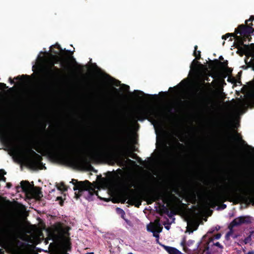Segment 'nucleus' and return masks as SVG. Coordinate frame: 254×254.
<instances>
[{"label": "nucleus", "mask_w": 254, "mask_h": 254, "mask_svg": "<svg viewBox=\"0 0 254 254\" xmlns=\"http://www.w3.org/2000/svg\"><path fill=\"white\" fill-rule=\"evenodd\" d=\"M90 144L89 142L84 144V145L68 143L60 147V150L48 143H44L43 147L48 156L53 159L67 162L73 165H80L88 163V160L85 157L75 155L84 151L86 149L85 147Z\"/></svg>", "instance_id": "1"}, {"label": "nucleus", "mask_w": 254, "mask_h": 254, "mask_svg": "<svg viewBox=\"0 0 254 254\" xmlns=\"http://www.w3.org/2000/svg\"><path fill=\"white\" fill-rule=\"evenodd\" d=\"M134 118L135 121L142 122L147 120L155 126L162 123L164 116L160 111L154 108L143 106L136 110Z\"/></svg>", "instance_id": "2"}, {"label": "nucleus", "mask_w": 254, "mask_h": 254, "mask_svg": "<svg viewBox=\"0 0 254 254\" xmlns=\"http://www.w3.org/2000/svg\"><path fill=\"white\" fill-rule=\"evenodd\" d=\"M70 183L74 185L73 190L75 191L74 194L76 198L83 196L86 199L92 200L96 192L89 181H78L72 179Z\"/></svg>", "instance_id": "3"}, {"label": "nucleus", "mask_w": 254, "mask_h": 254, "mask_svg": "<svg viewBox=\"0 0 254 254\" xmlns=\"http://www.w3.org/2000/svg\"><path fill=\"white\" fill-rule=\"evenodd\" d=\"M252 22L250 24H241L237 28L236 33L240 35L236 36V48L239 50H244V48H248V45L244 44V42L247 40L250 41L252 39V34L254 32V28L253 27Z\"/></svg>", "instance_id": "4"}, {"label": "nucleus", "mask_w": 254, "mask_h": 254, "mask_svg": "<svg viewBox=\"0 0 254 254\" xmlns=\"http://www.w3.org/2000/svg\"><path fill=\"white\" fill-rule=\"evenodd\" d=\"M238 190H240V189L238 190L234 188L228 189L223 187V189H221L219 191L212 193L209 196V200L211 202L214 203L223 202L226 201L227 198L229 197L237 196L238 198H241L244 201L241 195L247 194L251 195L252 193L247 192L242 194L239 193L238 192Z\"/></svg>", "instance_id": "5"}, {"label": "nucleus", "mask_w": 254, "mask_h": 254, "mask_svg": "<svg viewBox=\"0 0 254 254\" xmlns=\"http://www.w3.org/2000/svg\"><path fill=\"white\" fill-rule=\"evenodd\" d=\"M143 196L148 204H151L155 201L162 200L163 204L160 205L161 210L164 213H169V208L164 205L168 201L167 195L164 192L159 190H149L143 194Z\"/></svg>", "instance_id": "6"}, {"label": "nucleus", "mask_w": 254, "mask_h": 254, "mask_svg": "<svg viewBox=\"0 0 254 254\" xmlns=\"http://www.w3.org/2000/svg\"><path fill=\"white\" fill-rule=\"evenodd\" d=\"M18 226L14 221L5 220L0 222V236L6 240L17 238Z\"/></svg>", "instance_id": "7"}, {"label": "nucleus", "mask_w": 254, "mask_h": 254, "mask_svg": "<svg viewBox=\"0 0 254 254\" xmlns=\"http://www.w3.org/2000/svg\"><path fill=\"white\" fill-rule=\"evenodd\" d=\"M52 52L54 54H51V58L55 60L54 62L53 61H50V65L46 68L47 77L48 79L51 81H55L58 80L61 74V70L58 67L55 66L56 64H58L59 62L63 61V58L60 55L59 52L52 50Z\"/></svg>", "instance_id": "8"}, {"label": "nucleus", "mask_w": 254, "mask_h": 254, "mask_svg": "<svg viewBox=\"0 0 254 254\" xmlns=\"http://www.w3.org/2000/svg\"><path fill=\"white\" fill-rule=\"evenodd\" d=\"M132 187H134L132 183L127 184L125 186L124 196L125 199L123 202L124 203L127 199V203L139 208L141 205L142 196L134 190L131 189Z\"/></svg>", "instance_id": "9"}, {"label": "nucleus", "mask_w": 254, "mask_h": 254, "mask_svg": "<svg viewBox=\"0 0 254 254\" xmlns=\"http://www.w3.org/2000/svg\"><path fill=\"white\" fill-rule=\"evenodd\" d=\"M26 152L29 154L26 160L27 166L32 170L46 169V167L42 162V157L36 153L30 148H27Z\"/></svg>", "instance_id": "10"}, {"label": "nucleus", "mask_w": 254, "mask_h": 254, "mask_svg": "<svg viewBox=\"0 0 254 254\" xmlns=\"http://www.w3.org/2000/svg\"><path fill=\"white\" fill-rule=\"evenodd\" d=\"M199 97H200V104L199 105V109L202 113H208L210 109L209 107L210 100L208 98L205 97L202 92H200L198 94Z\"/></svg>", "instance_id": "11"}, {"label": "nucleus", "mask_w": 254, "mask_h": 254, "mask_svg": "<svg viewBox=\"0 0 254 254\" xmlns=\"http://www.w3.org/2000/svg\"><path fill=\"white\" fill-rule=\"evenodd\" d=\"M252 222V218L250 216H241L235 218L231 222V227L239 226L242 224H249Z\"/></svg>", "instance_id": "12"}, {"label": "nucleus", "mask_w": 254, "mask_h": 254, "mask_svg": "<svg viewBox=\"0 0 254 254\" xmlns=\"http://www.w3.org/2000/svg\"><path fill=\"white\" fill-rule=\"evenodd\" d=\"M221 236V233H217V234L214 235L212 237L209 238L208 241L203 244L202 246L201 245V242L198 243L196 247L197 249H198L199 251L203 250L204 252L208 251L209 249V244L211 242H213L214 240L219 239Z\"/></svg>", "instance_id": "13"}, {"label": "nucleus", "mask_w": 254, "mask_h": 254, "mask_svg": "<svg viewBox=\"0 0 254 254\" xmlns=\"http://www.w3.org/2000/svg\"><path fill=\"white\" fill-rule=\"evenodd\" d=\"M116 150L123 155H125L129 151L128 144L125 138H122L121 143L117 146Z\"/></svg>", "instance_id": "14"}, {"label": "nucleus", "mask_w": 254, "mask_h": 254, "mask_svg": "<svg viewBox=\"0 0 254 254\" xmlns=\"http://www.w3.org/2000/svg\"><path fill=\"white\" fill-rule=\"evenodd\" d=\"M210 62L211 64L209 65V68L211 69H216L219 65H221L225 69L229 67L228 66V62L227 61L221 62L219 61L217 59H215L213 61H211Z\"/></svg>", "instance_id": "15"}, {"label": "nucleus", "mask_w": 254, "mask_h": 254, "mask_svg": "<svg viewBox=\"0 0 254 254\" xmlns=\"http://www.w3.org/2000/svg\"><path fill=\"white\" fill-rule=\"evenodd\" d=\"M21 186H17L16 187V189L18 191L19 189H21L23 190V191L27 192L29 191L30 189V185L28 181H22L20 182Z\"/></svg>", "instance_id": "16"}, {"label": "nucleus", "mask_w": 254, "mask_h": 254, "mask_svg": "<svg viewBox=\"0 0 254 254\" xmlns=\"http://www.w3.org/2000/svg\"><path fill=\"white\" fill-rule=\"evenodd\" d=\"M241 196L245 203L249 202L254 204V193H251V195H241Z\"/></svg>", "instance_id": "17"}, {"label": "nucleus", "mask_w": 254, "mask_h": 254, "mask_svg": "<svg viewBox=\"0 0 254 254\" xmlns=\"http://www.w3.org/2000/svg\"><path fill=\"white\" fill-rule=\"evenodd\" d=\"M105 154V151L103 150H96L92 155V157L94 159H98L102 158Z\"/></svg>", "instance_id": "18"}, {"label": "nucleus", "mask_w": 254, "mask_h": 254, "mask_svg": "<svg viewBox=\"0 0 254 254\" xmlns=\"http://www.w3.org/2000/svg\"><path fill=\"white\" fill-rule=\"evenodd\" d=\"M162 229V227H158L157 230H155V227L154 226H151V228H149L148 227L147 230L153 233V235L154 237L158 238L159 236L158 233L161 232Z\"/></svg>", "instance_id": "19"}, {"label": "nucleus", "mask_w": 254, "mask_h": 254, "mask_svg": "<svg viewBox=\"0 0 254 254\" xmlns=\"http://www.w3.org/2000/svg\"><path fill=\"white\" fill-rule=\"evenodd\" d=\"M164 249L169 254H183L177 249L173 247L164 246Z\"/></svg>", "instance_id": "20"}, {"label": "nucleus", "mask_w": 254, "mask_h": 254, "mask_svg": "<svg viewBox=\"0 0 254 254\" xmlns=\"http://www.w3.org/2000/svg\"><path fill=\"white\" fill-rule=\"evenodd\" d=\"M70 58H71V60L74 62L75 64L76 65L75 67L76 71L78 72H82L83 71L82 66L78 64H77V63L76 62L75 59L72 56H71Z\"/></svg>", "instance_id": "21"}, {"label": "nucleus", "mask_w": 254, "mask_h": 254, "mask_svg": "<svg viewBox=\"0 0 254 254\" xmlns=\"http://www.w3.org/2000/svg\"><path fill=\"white\" fill-rule=\"evenodd\" d=\"M236 31H237V28L235 29V32L234 33H227V37H233L235 39V42H234V46L236 48V46L237 45V43H236V36H238L237 35L239 34V33H236Z\"/></svg>", "instance_id": "22"}, {"label": "nucleus", "mask_w": 254, "mask_h": 254, "mask_svg": "<svg viewBox=\"0 0 254 254\" xmlns=\"http://www.w3.org/2000/svg\"><path fill=\"white\" fill-rule=\"evenodd\" d=\"M197 48H198V47L197 45H195L194 46V51L193 55V56H194L195 57L196 59L198 60L200 59L201 52L200 51H197Z\"/></svg>", "instance_id": "23"}, {"label": "nucleus", "mask_w": 254, "mask_h": 254, "mask_svg": "<svg viewBox=\"0 0 254 254\" xmlns=\"http://www.w3.org/2000/svg\"><path fill=\"white\" fill-rule=\"evenodd\" d=\"M254 233V231L250 232V235L243 240V242L245 244H247L252 241V236Z\"/></svg>", "instance_id": "24"}, {"label": "nucleus", "mask_w": 254, "mask_h": 254, "mask_svg": "<svg viewBox=\"0 0 254 254\" xmlns=\"http://www.w3.org/2000/svg\"><path fill=\"white\" fill-rule=\"evenodd\" d=\"M30 76L28 75H19L15 77H14V79L17 80H23L25 79H29Z\"/></svg>", "instance_id": "25"}, {"label": "nucleus", "mask_w": 254, "mask_h": 254, "mask_svg": "<svg viewBox=\"0 0 254 254\" xmlns=\"http://www.w3.org/2000/svg\"><path fill=\"white\" fill-rule=\"evenodd\" d=\"M67 187L64 184V182H61L60 184V187H58V189L64 191L67 190Z\"/></svg>", "instance_id": "26"}, {"label": "nucleus", "mask_w": 254, "mask_h": 254, "mask_svg": "<svg viewBox=\"0 0 254 254\" xmlns=\"http://www.w3.org/2000/svg\"><path fill=\"white\" fill-rule=\"evenodd\" d=\"M135 92H138L139 94V95H145L146 96H149V97H155V98H157V97H158L157 95L156 94H154V95L145 94H144V93L143 91H141L135 90Z\"/></svg>", "instance_id": "27"}, {"label": "nucleus", "mask_w": 254, "mask_h": 254, "mask_svg": "<svg viewBox=\"0 0 254 254\" xmlns=\"http://www.w3.org/2000/svg\"><path fill=\"white\" fill-rule=\"evenodd\" d=\"M220 229V227L218 225L216 226L215 227H212L208 232V233L212 234L215 231H217L219 230Z\"/></svg>", "instance_id": "28"}, {"label": "nucleus", "mask_w": 254, "mask_h": 254, "mask_svg": "<svg viewBox=\"0 0 254 254\" xmlns=\"http://www.w3.org/2000/svg\"><path fill=\"white\" fill-rule=\"evenodd\" d=\"M1 171L2 172V176H1V177H0V180L1 181H3V182H6V178H5V177H4L3 176V175H5L6 173V172H5L4 170H1Z\"/></svg>", "instance_id": "29"}, {"label": "nucleus", "mask_w": 254, "mask_h": 254, "mask_svg": "<svg viewBox=\"0 0 254 254\" xmlns=\"http://www.w3.org/2000/svg\"><path fill=\"white\" fill-rule=\"evenodd\" d=\"M233 228L234 227H231V223H230L229 225L228 226V228L229 229V231L227 232L228 233V235H232L233 233Z\"/></svg>", "instance_id": "30"}, {"label": "nucleus", "mask_w": 254, "mask_h": 254, "mask_svg": "<svg viewBox=\"0 0 254 254\" xmlns=\"http://www.w3.org/2000/svg\"><path fill=\"white\" fill-rule=\"evenodd\" d=\"M227 81L229 82L233 83L236 82V79L234 77H229L228 78Z\"/></svg>", "instance_id": "31"}, {"label": "nucleus", "mask_w": 254, "mask_h": 254, "mask_svg": "<svg viewBox=\"0 0 254 254\" xmlns=\"http://www.w3.org/2000/svg\"><path fill=\"white\" fill-rule=\"evenodd\" d=\"M241 140H242V142L243 143H245L246 144V146H247V148H249L250 149L252 150V151H254V147L247 144V143H246V142L242 140L241 139Z\"/></svg>", "instance_id": "32"}, {"label": "nucleus", "mask_w": 254, "mask_h": 254, "mask_svg": "<svg viewBox=\"0 0 254 254\" xmlns=\"http://www.w3.org/2000/svg\"><path fill=\"white\" fill-rule=\"evenodd\" d=\"M254 15H251V16H250V18H249V19L246 20L245 21V23H246V24H249V21H251V22H252V21H254Z\"/></svg>", "instance_id": "33"}, {"label": "nucleus", "mask_w": 254, "mask_h": 254, "mask_svg": "<svg viewBox=\"0 0 254 254\" xmlns=\"http://www.w3.org/2000/svg\"><path fill=\"white\" fill-rule=\"evenodd\" d=\"M8 88V86L4 83H0V90Z\"/></svg>", "instance_id": "34"}, {"label": "nucleus", "mask_w": 254, "mask_h": 254, "mask_svg": "<svg viewBox=\"0 0 254 254\" xmlns=\"http://www.w3.org/2000/svg\"><path fill=\"white\" fill-rule=\"evenodd\" d=\"M213 246H217L218 247V248H219L220 249H223V246L221 245L219 242H216V243H213V244H212Z\"/></svg>", "instance_id": "35"}, {"label": "nucleus", "mask_w": 254, "mask_h": 254, "mask_svg": "<svg viewBox=\"0 0 254 254\" xmlns=\"http://www.w3.org/2000/svg\"><path fill=\"white\" fill-rule=\"evenodd\" d=\"M200 64L201 65V66L202 65V64H201L199 62H198L197 61H196L195 59L193 60V61H192V64H191V65L192 64H194V66L196 67V65L197 64Z\"/></svg>", "instance_id": "36"}, {"label": "nucleus", "mask_w": 254, "mask_h": 254, "mask_svg": "<svg viewBox=\"0 0 254 254\" xmlns=\"http://www.w3.org/2000/svg\"><path fill=\"white\" fill-rule=\"evenodd\" d=\"M170 218L172 217L174 215H175L176 213L173 211H171V212H170L169 211V213H166Z\"/></svg>", "instance_id": "37"}, {"label": "nucleus", "mask_w": 254, "mask_h": 254, "mask_svg": "<svg viewBox=\"0 0 254 254\" xmlns=\"http://www.w3.org/2000/svg\"><path fill=\"white\" fill-rule=\"evenodd\" d=\"M53 46L55 48H56L57 49H58L60 51V52H62L63 51V49H62L61 46L59 44L57 43L55 45H54Z\"/></svg>", "instance_id": "38"}, {"label": "nucleus", "mask_w": 254, "mask_h": 254, "mask_svg": "<svg viewBox=\"0 0 254 254\" xmlns=\"http://www.w3.org/2000/svg\"><path fill=\"white\" fill-rule=\"evenodd\" d=\"M3 121V115L1 110L0 109V127L1 126Z\"/></svg>", "instance_id": "39"}, {"label": "nucleus", "mask_w": 254, "mask_h": 254, "mask_svg": "<svg viewBox=\"0 0 254 254\" xmlns=\"http://www.w3.org/2000/svg\"><path fill=\"white\" fill-rule=\"evenodd\" d=\"M225 71L227 74H229L232 73L233 69L231 68L227 67V68L225 69Z\"/></svg>", "instance_id": "40"}, {"label": "nucleus", "mask_w": 254, "mask_h": 254, "mask_svg": "<svg viewBox=\"0 0 254 254\" xmlns=\"http://www.w3.org/2000/svg\"><path fill=\"white\" fill-rule=\"evenodd\" d=\"M174 198L177 199L178 201H179V203L181 204V205H182L183 206H185L186 205V204L185 203H183L182 201L179 199L178 198V197H177L176 196H174Z\"/></svg>", "instance_id": "41"}, {"label": "nucleus", "mask_w": 254, "mask_h": 254, "mask_svg": "<svg viewBox=\"0 0 254 254\" xmlns=\"http://www.w3.org/2000/svg\"><path fill=\"white\" fill-rule=\"evenodd\" d=\"M194 243V241L193 240H189L187 243V245L188 246H190L191 245H192Z\"/></svg>", "instance_id": "42"}, {"label": "nucleus", "mask_w": 254, "mask_h": 254, "mask_svg": "<svg viewBox=\"0 0 254 254\" xmlns=\"http://www.w3.org/2000/svg\"><path fill=\"white\" fill-rule=\"evenodd\" d=\"M181 245L182 246V247H184V246H185L187 245V242H186V241L185 240V239H184L181 242Z\"/></svg>", "instance_id": "43"}, {"label": "nucleus", "mask_w": 254, "mask_h": 254, "mask_svg": "<svg viewBox=\"0 0 254 254\" xmlns=\"http://www.w3.org/2000/svg\"><path fill=\"white\" fill-rule=\"evenodd\" d=\"M57 199L58 200H62V197H61V196L58 197ZM63 203H64V201L63 200H62V201L60 202V205L61 206H62L63 205Z\"/></svg>", "instance_id": "44"}, {"label": "nucleus", "mask_w": 254, "mask_h": 254, "mask_svg": "<svg viewBox=\"0 0 254 254\" xmlns=\"http://www.w3.org/2000/svg\"><path fill=\"white\" fill-rule=\"evenodd\" d=\"M177 146L180 148H183L184 147V145L182 143H180V142H177Z\"/></svg>", "instance_id": "45"}, {"label": "nucleus", "mask_w": 254, "mask_h": 254, "mask_svg": "<svg viewBox=\"0 0 254 254\" xmlns=\"http://www.w3.org/2000/svg\"><path fill=\"white\" fill-rule=\"evenodd\" d=\"M123 85L125 86L126 90H127V91H128L129 90V86L128 85H126V84H123Z\"/></svg>", "instance_id": "46"}, {"label": "nucleus", "mask_w": 254, "mask_h": 254, "mask_svg": "<svg viewBox=\"0 0 254 254\" xmlns=\"http://www.w3.org/2000/svg\"><path fill=\"white\" fill-rule=\"evenodd\" d=\"M187 245L185 246H184L183 247V250L185 252H187L188 251V248H187Z\"/></svg>", "instance_id": "47"}, {"label": "nucleus", "mask_w": 254, "mask_h": 254, "mask_svg": "<svg viewBox=\"0 0 254 254\" xmlns=\"http://www.w3.org/2000/svg\"><path fill=\"white\" fill-rule=\"evenodd\" d=\"M12 187V184L10 183H8L6 184V187L8 189Z\"/></svg>", "instance_id": "48"}, {"label": "nucleus", "mask_w": 254, "mask_h": 254, "mask_svg": "<svg viewBox=\"0 0 254 254\" xmlns=\"http://www.w3.org/2000/svg\"><path fill=\"white\" fill-rule=\"evenodd\" d=\"M9 82L12 84H14V82L13 81V80L11 78V77H9Z\"/></svg>", "instance_id": "49"}, {"label": "nucleus", "mask_w": 254, "mask_h": 254, "mask_svg": "<svg viewBox=\"0 0 254 254\" xmlns=\"http://www.w3.org/2000/svg\"><path fill=\"white\" fill-rule=\"evenodd\" d=\"M229 37H227V34L224 35H223L222 37V39L226 40Z\"/></svg>", "instance_id": "50"}, {"label": "nucleus", "mask_w": 254, "mask_h": 254, "mask_svg": "<svg viewBox=\"0 0 254 254\" xmlns=\"http://www.w3.org/2000/svg\"><path fill=\"white\" fill-rule=\"evenodd\" d=\"M65 52L66 53V54H70V55H72L73 54V52H71L70 51H68V50H65Z\"/></svg>", "instance_id": "51"}, {"label": "nucleus", "mask_w": 254, "mask_h": 254, "mask_svg": "<svg viewBox=\"0 0 254 254\" xmlns=\"http://www.w3.org/2000/svg\"><path fill=\"white\" fill-rule=\"evenodd\" d=\"M178 163V161L177 159H175V160H174L173 161V163L175 164H177Z\"/></svg>", "instance_id": "52"}, {"label": "nucleus", "mask_w": 254, "mask_h": 254, "mask_svg": "<svg viewBox=\"0 0 254 254\" xmlns=\"http://www.w3.org/2000/svg\"><path fill=\"white\" fill-rule=\"evenodd\" d=\"M46 126L47 125L46 124H44L42 127V128L43 130H45V128H46Z\"/></svg>", "instance_id": "53"}, {"label": "nucleus", "mask_w": 254, "mask_h": 254, "mask_svg": "<svg viewBox=\"0 0 254 254\" xmlns=\"http://www.w3.org/2000/svg\"><path fill=\"white\" fill-rule=\"evenodd\" d=\"M247 254H254V250L249 251Z\"/></svg>", "instance_id": "54"}, {"label": "nucleus", "mask_w": 254, "mask_h": 254, "mask_svg": "<svg viewBox=\"0 0 254 254\" xmlns=\"http://www.w3.org/2000/svg\"><path fill=\"white\" fill-rule=\"evenodd\" d=\"M116 81H117V83H116L115 85L117 86H118L120 84V81L119 80H117Z\"/></svg>", "instance_id": "55"}, {"label": "nucleus", "mask_w": 254, "mask_h": 254, "mask_svg": "<svg viewBox=\"0 0 254 254\" xmlns=\"http://www.w3.org/2000/svg\"><path fill=\"white\" fill-rule=\"evenodd\" d=\"M230 236V235H228V233L226 234V236H225V238H226V240H229V237Z\"/></svg>", "instance_id": "56"}, {"label": "nucleus", "mask_w": 254, "mask_h": 254, "mask_svg": "<svg viewBox=\"0 0 254 254\" xmlns=\"http://www.w3.org/2000/svg\"><path fill=\"white\" fill-rule=\"evenodd\" d=\"M219 59L221 61H223L224 60V58H223V57L222 56H220Z\"/></svg>", "instance_id": "57"}, {"label": "nucleus", "mask_w": 254, "mask_h": 254, "mask_svg": "<svg viewBox=\"0 0 254 254\" xmlns=\"http://www.w3.org/2000/svg\"><path fill=\"white\" fill-rule=\"evenodd\" d=\"M4 252L2 251V249H0V254H3Z\"/></svg>", "instance_id": "58"}, {"label": "nucleus", "mask_w": 254, "mask_h": 254, "mask_svg": "<svg viewBox=\"0 0 254 254\" xmlns=\"http://www.w3.org/2000/svg\"><path fill=\"white\" fill-rule=\"evenodd\" d=\"M165 227L167 230H169V229H170V226H165Z\"/></svg>", "instance_id": "59"}, {"label": "nucleus", "mask_w": 254, "mask_h": 254, "mask_svg": "<svg viewBox=\"0 0 254 254\" xmlns=\"http://www.w3.org/2000/svg\"><path fill=\"white\" fill-rule=\"evenodd\" d=\"M237 235H234L232 237L234 239H235L237 237Z\"/></svg>", "instance_id": "60"}, {"label": "nucleus", "mask_w": 254, "mask_h": 254, "mask_svg": "<svg viewBox=\"0 0 254 254\" xmlns=\"http://www.w3.org/2000/svg\"><path fill=\"white\" fill-rule=\"evenodd\" d=\"M14 89V87H12L9 88V90H10V91H13Z\"/></svg>", "instance_id": "61"}, {"label": "nucleus", "mask_w": 254, "mask_h": 254, "mask_svg": "<svg viewBox=\"0 0 254 254\" xmlns=\"http://www.w3.org/2000/svg\"><path fill=\"white\" fill-rule=\"evenodd\" d=\"M192 195H193V198H194V199H195V194L193 193L192 194Z\"/></svg>", "instance_id": "62"}, {"label": "nucleus", "mask_w": 254, "mask_h": 254, "mask_svg": "<svg viewBox=\"0 0 254 254\" xmlns=\"http://www.w3.org/2000/svg\"><path fill=\"white\" fill-rule=\"evenodd\" d=\"M226 207V204H223V208H225Z\"/></svg>", "instance_id": "63"}, {"label": "nucleus", "mask_w": 254, "mask_h": 254, "mask_svg": "<svg viewBox=\"0 0 254 254\" xmlns=\"http://www.w3.org/2000/svg\"><path fill=\"white\" fill-rule=\"evenodd\" d=\"M86 254H94V253H88Z\"/></svg>", "instance_id": "64"}]
</instances>
